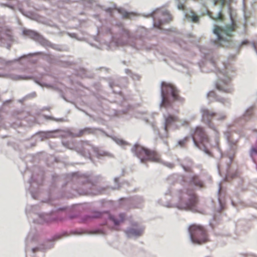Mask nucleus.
Listing matches in <instances>:
<instances>
[{"instance_id":"nucleus-1","label":"nucleus","mask_w":257,"mask_h":257,"mask_svg":"<svg viewBox=\"0 0 257 257\" xmlns=\"http://www.w3.org/2000/svg\"><path fill=\"white\" fill-rule=\"evenodd\" d=\"M132 152L143 163L147 161L160 162L161 157L160 155L155 150L145 148L139 145H135L131 149Z\"/></svg>"},{"instance_id":"nucleus-2","label":"nucleus","mask_w":257,"mask_h":257,"mask_svg":"<svg viewBox=\"0 0 257 257\" xmlns=\"http://www.w3.org/2000/svg\"><path fill=\"white\" fill-rule=\"evenodd\" d=\"M230 18L231 24L225 26L224 28L215 26L213 30L214 33L217 36L218 43L222 47L226 46V43H229L231 41L232 37V33L237 28L235 22L232 19L231 16Z\"/></svg>"},{"instance_id":"nucleus-3","label":"nucleus","mask_w":257,"mask_h":257,"mask_svg":"<svg viewBox=\"0 0 257 257\" xmlns=\"http://www.w3.org/2000/svg\"><path fill=\"white\" fill-rule=\"evenodd\" d=\"M189 232L191 240L194 243L202 244L209 241L207 231L201 225H191L189 227Z\"/></svg>"},{"instance_id":"nucleus-4","label":"nucleus","mask_w":257,"mask_h":257,"mask_svg":"<svg viewBox=\"0 0 257 257\" xmlns=\"http://www.w3.org/2000/svg\"><path fill=\"white\" fill-rule=\"evenodd\" d=\"M161 95L162 105L164 107L169 105L168 98L170 95L172 96L174 100H178L179 98L178 91L176 88L173 85L164 82L162 83Z\"/></svg>"},{"instance_id":"nucleus-5","label":"nucleus","mask_w":257,"mask_h":257,"mask_svg":"<svg viewBox=\"0 0 257 257\" xmlns=\"http://www.w3.org/2000/svg\"><path fill=\"white\" fill-rule=\"evenodd\" d=\"M201 113L203 120L206 122L209 127L215 131V128L211 122L212 118L216 116V119L218 121H223L226 118V115L224 113H216L207 108L202 109Z\"/></svg>"},{"instance_id":"nucleus-6","label":"nucleus","mask_w":257,"mask_h":257,"mask_svg":"<svg viewBox=\"0 0 257 257\" xmlns=\"http://www.w3.org/2000/svg\"><path fill=\"white\" fill-rule=\"evenodd\" d=\"M183 197L187 201L181 200L179 203L180 207L184 209H192L196 206L198 203V199L193 191L183 194Z\"/></svg>"},{"instance_id":"nucleus-7","label":"nucleus","mask_w":257,"mask_h":257,"mask_svg":"<svg viewBox=\"0 0 257 257\" xmlns=\"http://www.w3.org/2000/svg\"><path fill=\"white\" fill-rule=\"evenodd\" d=\"M191 135L193 142L197 147H199V143L203 144L209 142V138L201 126L196 127Z\"/></svg>"},{"instance_id":"nucleus-8","label":"nucleus","mask_w":257,"mask_h":257,"mask_svg":"<svg viewBox=\"0 0 257 257\" xmlns=\"http://www.w3.org/2000/svg\"><path fill=\"white\" fill-rule=\"evenodd\" d=\"M218 80L216 83V88L219 91L231 93L232 89L230 85L231 79L225 74L218 75Z\"/></svg>"},{"instance_id":"nucleus-9","label":"nucleus","mask_w":257,"mask_h":257,"mask_svg":"<svg viewBox=\"0 0 257 257\" xmlns=\"http://www.w3.org/2000/svg\"><path fill=\"white\" fill-rule=\"evenodd\" d=\"M102 215L106 216L108 218V220L113 222L115 225H117L120 223L123 222L124 219V217H125L124 214H120L119 215V218H116L114 216L109 214L108 213H105L103 214H102L101 213H98V215L96 216V217H100Z\"/></svg>"},{"instance_id":"nucleus-10","label":"nucleus","mask_w":257,"mask_h":257,"mask_svg":"<svg viewBox=\"0 0 257 257\" xmlns=\"http://www.w3.org/2000/svg\"><path fill=\"white\" fill-rule=\"evenodd\" d=\"M164 118L165 119L164 129L166 132H168V128L172 125L178 121L177 116L171 115L170 114H164Z\"/></svg>"},{"instance_id":"nucleus-11","label":"nucleus","mask_w":257,"mask_h":257,"mask_svg":"<svg viewBox=\"0 0 257 257\" xmlns=\"http://www.w3.org/2000/svg\"><path fill=\"white\" fill-rule=\"evenodd\" d=\"M143 230L141 229L130 228L126 230V233L129 236H140L142 234Z\"/></svg>"},{"instance_id":"nucleus-12","label":"nucleus","mask_w":257,"mask_h":257,"mask_svg":"<svg viewBox=\"0 0 257 257\" xmlns=\"http://www.w3.org/2000/svg\"><path fill=\"white\" fill-rule=\"evenodd\" d=\"M190 182L191 184H194V185L199 187H202L203 186L202 181L199 179L198 176L197 175H194L192 176Z\"/></svg>"},{"instance_id":"nucleus-13","label":"nucleus","mask_w":257,"mask_h":257,"mask_svg":"<svg viewBox=\"0 0 257 257\" xmlns=\"http://www.w3.org/2000/svg\"><path fill=\"white\" fill-rule=\"evenodd\" d=\"M207 97L208 98H213L214 100L217 101H219L222 103H224L225 102V99L223 98H217L216 94L214 91H210L207 94Z\"/></svg>"},{"instance_id":"nucleus-14","label":"nucleus","mask_w":257,"mask_h":257,"mask_svg":"<svg viewBox=\"0 0 257 257\" xmlns=\"http://www.w3.org/2000/svg\"><path fill=\"white\" fill-rule=\"evenodd\" d=\"M186 17L187 19H191V21L194 23H198L199 22V17L193 12H191L190 14H186Z\"/></svg>"},{"instance_id":"nucleus-15","label":"nucleus","mask_w":257,"mask_h":257,"mask_svg":"<svg viewBox=\"0 0 257 257\" xmlns=\"http://www.w3.org/2000/svg\"><path fill=\"white\" fill-rule=\"evenodd\" d=\"M163 15L166 17V18L164 20L165 22H169L170 21H172V16L168 12L166 11L164 12Z\"/></svg>"},{"instance_id":"nucleus-16","label":"nucleus","mask_w":257,"mask_h":257,"mask_svg":"<svg viewBox=\"0 0 257 257\" xmlns=\"http://www.w3.org/2000/svg\"><path fill=\"white\" fill-rule=\"evenodd\" d=\"M211 17L212 18V19L215 20H219L221 21L223 20V16L222 15V13L221 11H220L217 14L216 16H215L214 17L211 16Z\"/></svg>"},{"instance_id":"nucleus-17","label":"nucleus","mask_w":257,"mask_h":257,"mask_svg":"<svg viewBox=\"0 0 257 257\" xmlns=\"http://www.w3.org/2000/svg\"><path fill=\"white\" fill-rule=\"evenodd\" d=\"M225 3V0H214V5H220L221 7H223Z\"/></svg>"},{"instance_id":"nucleus-18","label":"nucleus","mask_w":257,"mask_h":257,"mask_svg":"<svg viewBox=\"0 0 257 257\" xmlns=\"http://www.w3.org/2000/svg\"><path fill=\"white\" fill-rule=\"evenodd\" d=\"M187 141H188V138H187V137H186V138H184L183 140H180V141L178 142V144H179L180 146H181V147H184V146L186 145V143H187Z\"/></svg>"},{"instance_id":"nucleus-19","label":"nucleus","mask_w":257,"mask_h":257,"mask_svg":"<svg viewBox=\"0 0 257 257\" xmlns=\"http://www.w3.org/2000/svg\"><path fill=\"white\" fill-rule=\"evenodd\" d=\"M89 133V130L88 128H85L84 130H81L79 132V136H82L84 134Z\"/></svg>"},{"instance_id":"nucleus-20","label":"nucleus","mask_w":257,"mask_h":257,"mask_svg":"<svg viewBox=\"0 0 257 257\" xmlns=\"http://www.w3.org/2000/svg\"><path fill=\"white\" fill-rule=\"evenodd\" d=\"M253 108H248L246 112H245V115L246 116H250L251 115L253 114Z\"/></svg>"},{"instance_id":"nucleus-21","label":"nucleus","mask_w":257,"mask_h":257,"mask_svg":"<svg viewBox=\"0 0 257 257\" xmlns=\"http://www.w3.org/2000/svg\"><path fill=\"white\" fill-rule=\"evenodd\" d=\"M251 155H255L257 154V146L256 147H252L250 150Z\"/></svg>"},{"instance_id":"nucleus-22","label":"nucleus","mask_w":257,"mask_h":257,"mask_svg":"<svg viewBox=\"0 0 257 257\" xmlns=\"http://www.w3.org/2000/svg\"><path fill=\"white\" fill-rule=\"evenodd\" d=\"M25 33L26 34H27V35H30V36H31V35H36V34L34 32H33L32 31H29H29H27L25 32Z\"/></svg>"},{"instance_id":"nucleus-23","label":"nucleus","mask_w":257,"mask_h":257,"mask_svg":"<svg viewBox=\"0 0 257 257\" xmlns=\"http://www.w3.org/2000/svg\"><path fill=\"white\" fill-rule=\"evenodd\" d=\"M178 8L179 10H183L184 9V6L183 4H180L178 6Z\"/></svg>"},{"instance_id":"nucleus-24","label":"nucleus","mask_w":257,"mask_h":257,"mask_svg":"<svg viewBox=\"0 0 257 257\" xmlns=\"http://www.w3.org/2000/svg\"><path fill=\"white\" fill-rule=\"evenodd\" d=\"M30 78L29 77H22L21 76H18V78H17V79H29Z\"/></svg>"},{"instance_id":"nucleus-25","label":"nucleus","mask_w":257,"mask_h":257,"mask_svg":"<svg viewBox=\"0 0 257 257\" xmlns=\"http://www.w3.org/2000/svg\"><path fill=\"white\" fill-rule=\"evenodd\" d=\"M118 143L120 144H122V145L126 144L125 142L124 141H123V140H119Z\"/></svg>"},{"instance_id":"nucleus-26","label":"nucleus","mask_w":257,"mask_h":257,"mask_svg":"<svg viewBox=\"0 0 257 257\" xmlns=\"http://www.w3.org/2000/svg\"><path fill=\"white\" fill-rule=\"evenodd\" d=\"M124 17L127 18L129 17V14L128 13H125V14H124Z\"/></svg>"},{"instance_id":"nucleus-27","label":"nucleus","mask_w":257,"mask_h":257,"mask_svg":"<svg viewBox=\"0 0 257 257\" xmlns=\"http://www.w3.org/2000/svg\"><path fill=\"white\" fill-rule=\"evenodd\" d=\"M248 43L247 41H243L241 43V45H245Z\"/></svg>"},{"instance_id":"nucleus-28","label":"nucleus","mask_w":257,"mask_h":257,"mask_svg":"<svg viewBox=\"0 0 257 257\" xmlns=\"http://www.w3.org/2000/svg\"><path fill=\"white\" fill-rule=\"evenodd\" d=\"M184 124H186V125H188V122H187V121H184Z\"/></svg>"},{"instance_id":"nucleus-29","label":"nucleus","mask_w":257,"mask_h":257,"mask_svg":"<svg viewBox=\"0 0 257 257\" xmlns=\"http://www.w3.org/2000/svg\"><path fill=\"white\" fill-rule=\"evenodd\" d=\"M161 24H161V23H160V25L158 26V28H160V26Z\"/></svg>"}]
</instances>
